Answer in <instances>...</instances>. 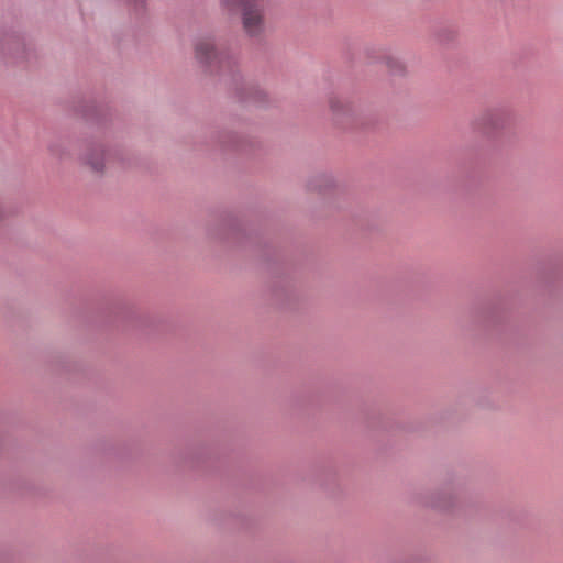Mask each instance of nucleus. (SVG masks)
<instances>
[{
  "instance_id": "obj_1",
  "label": "nucleus",
  "mask_w": 563,
  "mask_h": 563,
  "mask_svg": "<svg viewBox=\"0 0 563 563\" xmlns=\"http://www.w3.org/2000/svg\"><path fill=\"white\" fill-rule=\"evenodd\" d=\"M230 7L242 8V22L245 33L258 36L265 30L263 9L258 0H224Z\"/></svg>"
},
{
  "instance_id": "obj_2",
  "label": "nucleus",
  "mask_w": 563,
  "mask_h": 563,
  "mask_svg": "<svg viewBox=\"0 0 563 563\" xmlns=\"http://www.w3.org/2000/svg\"><path fill=\"white\" fill-rule=\"evenodd\" d=\"M195 56L200 64L207 66H218L223 60V56L217 51L210 37H201L196 42Z\"/></svg>"
},
{
  "instance_id": "obj_3",
  "label": "nucleus",
  "mask_w": 563,
  "mask_h": 563,
  "mask_svg": "<svg viewBox=\"0 0 563 563\" xmlns=\"http://www.w3.org/2000/svg\"><path fill=\"white\" fill-rule=\"evenodd\" d=\"M85 162L95 172H101L104 164V151L100 147L92 148L85 156Z\"/></svg>"
},
{
  "instance_id": "obj_4",
  "label": "nucleus",
  "mask_w": 563,
  "mask_h": 563,
  "mask_svg": "<svg viewBox=\"0 0 563 563\" xmlns=\"http://www.w3.org/2000/svg\"><path fill=\"white\" fill-rule=\"evenodd\" d=\"M331 107H332V109H334V110H335V108H336V103H335V102H332V103H331Z\"/></svg>"
}]
</instances>
